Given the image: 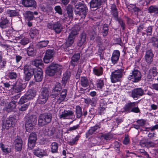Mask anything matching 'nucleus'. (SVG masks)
Returning a JSON list of instances; mask_svg holds the SVG:
<instances>
[{
	"label": "nucleus",
	"instance_id": "f257e3e1",
	"mask_svg": "<svg viewBox=\"0 0 158 158\" xmlns=\"http://www.w3.org/2000/svg\"><path fill=\"white\" fill-rule=\"evenodd\" d=\"M24 78L26 81H28L34 74L35 79L37 82L41 81L43 78V73L40 68H35L34 70L29 65H26L24 67Z\"/></svg>",
	"mask_w": 158,
	"mask_h": 158
},
{
	"label": "nucleus",
	"instance_id": "f03ea898",
	"mask_svg": "<svg viewBox=\"0 0 158 158\" xmlns=\"http://www.w3.org/2000/svg\"><path fill=\"white\" fill-rule=\"evenodd\" d=\"M61 89L60 83H56L52 93V96L53 98L56 97V95H59L57 97L56 99V102L58 104H60L64 101L66 96L67 93V91L65 89H63L60 92Z\"/></svg>",
	"mask_w": 158,
	"mask_h": 158
},
{
	"label": "nucleus",
	"instance_id": "7ed1b4c3",
	"mask_svg": "<svg viewBox=\"0 0 158 158\" xmlns=\"http://www.w3.org/2000/svg\"><path fill=\"white\" fill-rule=\"evenodd\" d=\"M138 102H130L126 104L123 107V112L127 113L133 112L135 113L140 112V110L137 106Z\"/></svg>",
	"mask_w": 158,
	"mask_h": 158
},
{
	"label": "nucleus",
	"instance_id": "20e7f679",
	"mask_svg": "<svg viewBox=\"0 0 158 158\" xmlns=\"http://www.w3.org/2000/svg\"><path fill=\"white\" fill-rule=\"evenodd\" d=\"M124 69H120L112 72L110 79L112 83H114L120 81L123 75Z\"/></svg>",
	"mask_w": 158,
	"mask_h": 158
},
{
	"label": "nucleus",
	"instance_id": "39448f33",
	"mask_svg": "<svg viewBox=\"0 0 158 158\" xmlns=\"http://www.w3.org/2000/svg\"><path fill=\"white\" fill-rule=\"evenodd\" d=\"M49 94V91L47 88H42L40 94L37 100V103L40 104H44L48 99Z\"/></svg>",
	"mask_w": 158,
	"mask_h": 158
},
{
	"label": "nucleus",
	"instance_id": "423d86ee",
	"mask_svg": "<svg viewBox=\"0 0 158 158\" xmlns=\"http://www.w3.org/2000/svg\"><path fill=\"white\" fill-rule=\"evenodd\" d=\"M52 114L50 113L44 114H41L39 117L38 124L39 125L43 126L50 123L52 120Z\"/></svg>",
	"mask_w": 158,
	"mask_h": 158
},
{
	"label": "nucleus",
	"instance_id": "0eeeda50",
	"mask_svg": "<svg viewBox=\"0 0 158 158\" xmlns=\"http://www.w3.org/2000/svg\"><path fill=\"white\" fill-rule=\"evenodd\" d=\"M62 68L61 65L52 63L48 67L46 71V73L49 76H52L56 72Z\"/></svg>",
	"mask_w": 158,
	"mask_h": 158
},
{
	"label": "nucleus",
	"instance_id": "6e6552de",
	"mask_svg": "<svg viewBox=\"0 0 158 158\" xmlns=\"http://www.w3.org/2000/svg\"><path fill=\"white\" fill-rule=\"evenodd\" d=\"M36 123V117L35 116H30L26 122L25 127L27 131L30 132L32 130Z\"/></svg>",
	"mask_w": 158,
	"mask_h": 158
},
{
	"label": "nucleus",
	"instance_id": "1a4fd4ad",
	"mask_svg": "<svg viewBox=\"0 0 158 158\" xmlns=\"http://www.w3.org/2000/svg\"><path fill=\"white\" fill-rule=\"evenodd\" d=\"M141 74L139 71L137 69L132 70L128 77L129 80L134 82H137L141 80Z\"/></svg>",
	"mask_w": 158,
	"mask_h": 158
},
{
	"label": "nucleus",
	"instance_id": "9d476101",
	"mask_svg": "<svg viewBox=\"0 0 158 158\" xmlns=\"http://www.w3.org/2000/svg\"><path fill=\"white\" fill-rule=\"evenodd\" d=\"M47 26L49 28L54 30L57 33H60L62 29L61 24L58 22H56L55 23H48V24Z\"/></svg>",
	"mask_w": 158,
	"mask_h": 158
},
{
	"label": "nucleus",
	"instance_id": "9b49d317",
	"mask_svg": "<svg viewBox=\"0 0 158 158\" xmlns=\"http://www.w3.org/2000/svg\"><path fill=\"white\" fill-rule=\"evenodd\" d=\"M144 94V90L141 88H137L131 91V97L135 100H137L139 97Z\"/></svg>",
	"mask_w": 158,
	"mask_h": 158
},
{
	"label": "nucleus",
	"instance_id": "f8f14e48",
	"mask_svg": "<svg viewBox=\"0 0 158 158\" xmlns=\"http://www.w3.org/2000/svg\"><path fill=\"white\" fill-rule=\"evenodd\" d=\"M37 139L36 135L35 132L31 133L28 139V146L31 149L33 148Z\"/></svg>",
	"mask_w": 158,
	"mask_h": 158
},
{
	"label": "nucleus",
	"instance_id": "ddd939ff",
	"mask_svg": "<svg viewBox=\"0 0 158 158\" xmlns=\"http://www.w3.org/2000/svg\"><path fill=\"white\" fill-rule=\"evenodd\" d=\"M54 54V52L53 50L49 49L47 50L44 58V62L45 63H48L52 61Z\"/></svg>",
	"mask_w": 158,
	"mask_h": 158
},
{
	"label": "nucleus",
	"instance_id": "4468645a",
	"mask_svg": "<svg viewBox=\"0 0 158 158\" xmlns=\"http://www.w3.org/2000/svg\"><path fill=\"white\" fill-rule=\"evenodd\" d=\"M73 115V112L70 110H64L59 112V117L63 119H70Z\"/></svg>",
	"mask_w": 158,
	"mask_h": 158
},
{
	"label": "nucleus",
	"instance_id": "2eb2a0df",
	"mask_svg": "<svg viewBox=\"0 0 158 158\" xmlns=\"http://www.w3.org/2000/svg\"><path fill=\"white\" fill-rule=\"evenodd\" d=\"M77 32L76 30H73L69 35L68 40H66L65 44L67 47L70 46L74 42V39Z\"/></svg>",
	"mask_w": 158,
	"mask_h": 158
},
{
	"label": "nucleus",
	"instance_id": "dca6fc26",
	"mask_svg": "<svg viewBox=\"0 0 158 158\" xmlns=\"http://www.w3.org/2000/svg\"><path fill=\"white\" fill-rule=\"evenodd\" d=\"M33 153L35 155L39 157H42L48 155L47 150L39 148L35 149Z\"/></svg>",
	"mask_w": 158,
	"mask_h": 158
},
{
	"label": "nucleus",
	"instance_id": "f3484780",
	"mask_svg": "<svg viewBox=\"0 0 158 158\" xmlns=\"http://www.w3.org/2000/svg\"><path fill=\"white\" fill-rule=\"evenodd\" d=\"M14 144L15 145V148L17 151H20L22 148L23 141L19 137H17L14 141Z\"/></svg>",
	"mask_w": 158,
	"mask_h": 158
},
{
	"label": "nucleus",
	"instance_id": "a211bd4d",
	"mask_svg": "<svg viewBox=\"0 0 158 158\" xmlns=\"http://www.w3.org/2000/svg\"><path fill=\"white\" fill-rule=\"evenodd\" d=\"M22 4L26 7L36 8V2L34 0H23Z\"/></svg>",
	"mask_w": 158,
	"mask_h": 158
},
{
	"label": "nucleus",
	"instance_id": "6ab92c4d",
	"mask_svg": "<svg viewBox=\"0 0 158 158\" xmlns=\"http://www.w3.org/2000/svg\"><path fill=\"white\" fill-rule=\"evenodd\" d=\"M120 55L119 51L118 50H114L111 57V61L112 63L114 64L117 63L118 60Z\"/></svg>",
	"mask_w": 158,
	"mask_h": 158
},
{
	"label": "nucleus",
	"instance_id": "aec40b11",
	"mask_svg": "<svg viewBox=\"0 0 158 158\" xmlns=\"http://www.w3.org/2000/svg\"><path fill=\"white\" fill-rule=\"evenodd\" d=\"M154 55L151 50H150L147 51L145 57L146 61L148 64H150L152 61V58Z\"/></svg>",
	"mask_w": 158,
	"mask_h": 158
},
{
	"label": "nucleus",
	"instance_id": "412c9836",
	"mask_svg": "<svg viewBox=\"0 0 158 158\" xmlns=\"http://www.w3.org/2000/svg\"><path fill=\"white\" fill-rule=\"evenodd\" d=\"M16 102L15 101H12L9 103H7L4 110L7 112H10L15 109L16 107Z\"/></svg>",
	"mask_w": 158,
	"mask_h": 158
},
{
	"label": "nucleus",
	"instance_id": "4be33fe9",
	"mask_svg": "<svg viewBox=\"0 0 158 158\" xmlns=\"http://www.w3.org/2000/svg\"><path fill=\"white\" fill-rule=\"evenodd\" d=\"M87 10V9L85 5H81L80 4V16L81 19L85 18Z\"/></svg>",
	"mask_w": 158,
	"mask_h": 158
},
{
	"label": "nucleus",
	"instance_id": "5701e85b",
	"mask_svg": "<svg viewBox=\"0 0 158 158\" xmlns=\"http://www.w3.org/2000/svg\"><path fill=\"white\" fill-rule=\"evenodd\" d=\"M101 0H92L90 2L91 8H97L101 5Z\"/></svg>",
	"mask_w": 158,
	"mask_h": 158
},
{
	"label": "nucleus",
	"instance_id": "b1692460",
	"mask_svg": "<svg viewBox=\"0 0 158 158\" xmlns=\"http://www.w3.org/2000/svg\"><path fill=\"white\" fill-rule=\"evenodd\" d=\"M111 13L115 19L118 18V10L116 5L114 4H113L111 6Z\"/></svg>",
	"mask_w": 158,
	"mask_h": 158
},
{
	"label": "nucleus",
	"instance_id": "393cba45",
	"mask_svg": "<svg viewBox=\"0 0 158 158\" xmlns=\"http://www.w3.org/2000/svg\"><path fill=\"white\" fill-rule=\"evenodd\" d=\"M0 22V27L2 28H5L8 27L9 25V21L6 18L4 17L1 18Z\"/></svg>",
	"mask_w": 158,
	"mask_h": 158
},
{
	"label": "nucleus",
	"instance_id": "a878e982",
	"mask_svg": "<svg viewBox=\"0 0 158 158\" xmlns=\"http://www.w3.org/2000/svg\"><path fill=\"white\" fill-rule=\"evenodd\" d=\"M36 92L35 90L32 89L29 90L25 94L26 96L29 100L33 99L36 95Z\"/></svg>",
	"mask_w": 158,
	"mask_h": 158
},
{
	"label": "nucleus",
	"instance_id": "bb28decb",
	"mask_svg": "<svg viewBox=\"0 0 158 158\" xmlns=\"http://www.w3.org/2000/svg\"><path fill=\"white\" fill-rule=\"evenodd\" d=\"M93 73L97 76H100L103 73V69L102 67H94L93 69Z\"/></svg>",
	"mask_w": 158,
	"mask_h": 158
},
{
	"label": "nucleus",
	"instance_id": "cd10ccee",
	"mask_svg": "<svg viewBox=\"0 0 158 158\" xmlns=\"http://www.w3.org/2000/svg\"><path fill=\"white\" fill-rule=\"evenodd\" d=\"M0 148L2 152L5 154H8L11 152V148L5 145L2 143H1L0 144Z\"/></svg>",
	"mask_w": 158,
	"mask_h": 158
},
{
	"label": "nucleus",
	"instance_id": "c85d7f7f",
	"mask_svg": "<svg viewBox=\"0 0 158 158\" xmlns=\"http://www.w3.org/2000/svg\"><path fill=\"white\" fill-rule=\"evenodd\" d=\"M149 13L156 14L158 13V6H151L148 9Z\"/></svg>",
	"mask_w": 158,
	"mask_h": 158
},
{
	"label": "nucleus",
	"instance_id": "c756f323",
	"mask_svg": "<svg viewBox=\"0 0 158 158\" xmlns=\"http://www.w3.org/2000/svg\"><path fill=\"white\" fill-rule=\"evenodd\" d=\"M24 16L27 21H30L32 20L34 18L33 13L30 11H27L25 13Z\"/></svg>",
	"mask_w": 158,
	"mask_h": 158
},
{
	"label": "nucleus",
	"instance_id": "7c9ffc66",
	"mask_svg": "<svg viewBox=\"0 0 158 158\" xmlns=\"http://www.w3.org/2000/svg\"><path fill=\"white\" fill-rule=\"evenodd\" d=\"M70 75L71 73L69 71L66 72L64 74L62 80L63 83L64 85H65L66 84L69 78Z\"/></svg>",
	"mask_w": 158,
	"mask_h": 158
},
{
	"label": "nucleus",
	"instance_id": "2f4dec72",
	"mask_svg": "<svg viewBox=\"0 0 158 158\" xmlns=\"http://www.w3.org/2000/svg\"><path fill=\"white\" fill-rule=\"evenodd\" d=\"M99 128V127L96 126L91 127L89 130L88 132L86 133L87 136H89L97 132V130Z\"/></svg>",
	"mask_w": 158,
	"mask_h": 158
},
{
	"label": "nucleus",
	"instance_id": "473e14b6",
	"mask_svg": "<svg viewBox=\"0 0 158 158\" xmlns=\"http://www.w3.org/2000/svg\"><path fill=\"white\" fill-rule=\"evenodd\" d=\"M22 83H19L18 82H17L16 84L13 86L15 92L17 93L21 92L23 89L22 86Z\"/></svg>",
	"mask_w": 158,
	"mask_h": 158
},
{
	"label": "nucleus",
	"instance_id": "72a5a7b5",
	"mask_svg": "<svg viewBox=\"0 0 158 158\" xmlns=\"http://www.w3.org/2000/svg\"><path fill=\"white\" fill-rule=\"evenodd\" d=\"M81 85L84 87H86L89 85V81L86 77H84L81 78Z\"/></svg>",
	"mask_w": 158,
	"mask_h": 158
},
{
	"label": "nucleus",
	"instance_id": "f704fd0d",
	"mask_svg": "<svg viewBox=\"0 0 158 158\" xmlns=\"http://www.w3.org/2000/svg\"><path fill=\"white\" fill-rule=\"evenodd\" d=\"M153 26H149L145 30L146 33L142 32V35H146L148 36H150L152 35Z\"/></svg>",
	"mask_w": 158,
	"mask_h": 158
},
{
	"label": "nucleus",
	"instance_id": "c9c22d12",
	"mask_svg": "<svg viewBox=\"0 0 158 158\" xmlns=\"http://www.w3.org/2000/svg\"><path fill=\"white\" fill-rule=\"evenodd\" d=\"M79 59V55L78 54L74 55L72 58L71 63L72 65L74 66L77 65L78 63Z\"/></svg>",
	"mask_w": 158,
	"mask_h": 158
},
{
	"label": "nucleus",
	"instance_id": "e433bc0d",
	"mask_svg": "<svg viewBox=\"0 0 158 158\" xmlns=\"http://www.w3.org/2000/svg\"><path fill=\"white\" fill-rule=\"evenodd\" d=\"M86 36V34L85 33H82L81 34L80 40V46L83 45L85 42Z\"/></svg>",
	"mask_w": 158,
	"mask_h": 158
},
{
	"label": "nucleus",
	"instance_id": "4c0bfd02",
	"mask_svg": "<svg viewBox=\"0 0 158 158\" xmlns=\"http://www.w3.org/2000/svg\"><path fill=\"white\" fill-rule=\"evenodd\" d=\"M27 52L28 55L30 56H33L35 54V50L31 47H30L27 49Z\"/></svg>",
	"mask_w": 158,
	"mask_h": 158
},
{
	"label": "nucleus",
	"instance_id": "58836bf2",
	"mask_svg": "<svg viewBox=\"0 0 158 158\" xmlns=\"http://www.w3.org/2000/svg\"><path fill=\"white\" fill-rule=\"evenodd\" d=\"M38 34V30L34 29H31L30 30L29 34L31 37L33 38L35 36H37Z\"/></svg>",
	"mask_w": 158,
	"mask_h": 158
},
{
	"label": "nucleus",
	"instance_id": "ea45409f",
	"mask_svg": "<svg viewBox=\"0 0 158 158\" xmlns=\"http://www.w3.org/2000/svg\"><path fill=\"white\" fill-rule=\"evenodd\" d=\"M104 85L103 80L102 79H99L97 81L96 86L98 88L102 89Z\"/></svg>",
	"mask_w": 158,
	"mask_h": 158
},
{
	"label": "nucleus",
	"instance_id": "a19ab883",
	"mask_svg": "<svg viewBox=\"0 0 158 158\" xmlns=\"http://www.w3.org/2000/svg\"><path fill=\"white\" fill-rule=\"evenodd\" d=\"M149 71L150 74L152 75L153 77L156 76L158 74V72L156 70V68L155 67L152 68L149 70Z\"/></svg>",
	"mask_w": 158,
	"mask_h": 158
},
{
	"label": "nucleus",
	"instance_id": "79ce46f5",
	"mask_svg": "<svg viewBox=\"0 0 158 158\" xmlns=\"http://www.w3.org/2000/svg\"><path fill=\"white\" fill-rule=\"evenodd\" d=\"M51 146V151L52 152H56L58 150L57 143L56 142H53L52 143Z\"/></svg>",
	"mask_w": 158,
	"mask_h": 158
},
{
	"label": "nucleus",
	"instance_id": "37998d69",
	"mask_svg": "<svg viewBox=\"0 0 158 158\" xmlns=\"http://www.w3.org/2000/svg\"><path fill=\"white\" fill-rule=\"evenodd\" d=\"M73 10V6L72 5L69 4L67 6L66 8L67 13L70 17L72 16Z\"/></svg>",
	"mask_w": 158,
	"mask_h": 158
},
{
	"label": "nucleus",
	"instance_id": "c03bdc74",
	"mask_svg": "<svg viewBox=\"0 0 158 158\" xmlns=\"http://www.w3.org/2000/svg\"><path fill=\"white\" fill-rule=\"evenodd\" d=\"M49 43L48 40H43L40 41L38 44L39 48H43L46 47Z\"/></svg>",
	"mask_w": 158,
	"mask_h": 158
},
{
	"label": "nucleus",
	"instance_id": "a18cd8bd",
	"mask_svg": "<svg viewBox=\"0 0 158 158\" xmlns=\"http://www.w3.org/2000/svg\"><path fill=\"white\" fill-rule=\"evenodd\" d=\"M32 64L35 66L37 67L39 66H42V61L41 60H35L32 62Z\"/></svg>",
	"mask_w": 158,
	"mask_h": 158
},
{
	"label": "nucleus",
	"instance_id": "49530a36",
	"mask_svg": "<svg viewBox=\"0 0 158 158\" xmlns=\"http://www.w3.org/2000/svg\"><path fill=\"white\" fill-rule=\"evenodd\" d=\"M28 100H29L28 99L27 97L26 96V95L25 94L24 96H23L21 98L18 103L19 105H22L24 103L27 102Z\"/></svg>",
	"mask_w": 158,
	"mask_h": 158
},
{
	"label": "nucleus",
	"instance_id": "de8ad7c7",
	"mask_svg": "<svg viewBox=\"0 0 158 158\" xmlns=\"http://www.w3.org/2000/svg\"><path fill=\"white\" fill-rule=\"evenodd\" d=\"M118 22L119 24L122 28L123 30H124L125 28V23L123 22V20L121 18H118L115 19Z\"/></svg>",
	"mask_w": 158,
	"mask_h": 158
},
{
	"label": "nucleus",
	"instance_id": "09e8293b",
	"mask_svg": "<svg viewBox=\"0 0 158 158\" xmlns=\"http://www.w3.org/2000/svg\"><path fill=\"white\" fill-rule=\"evenodd\" d=\"M108 26L107 24H104L103 26V36H106L108 33Z\"/></svg>",
	"mask_w": 158,
	"mask_h": 158
},
{
	"label": "nucleus",
	"instance_id": "8fccbe9b",
	"mask_svg": "<svg viewBox=\"0 0 158 158\" xmlns=\"http://www.w3.org/2000/svg\"><path fill=\"white\" fill-rule=\"evenodd\" d=\"M29 105V103H27L26 104H23L22 106L19 107V110L21 111H24L27 110L28 108V106Z\"/></svg>",
	"mask_w": 158,
	"mask_h": 158
},
{
	"label": "nucleus",
	"instance_id": "3c124183",
	"mask_svg": "<svg viewBox=\"0 0 158 158\" xmlns=\"http://www.w3.org/2000/svg\"><path fill=\"white\" fill-rule=\"evenodd\" d=\"M12 124V122L10 121L6 120L5 125L3 126V128L8 129L11 126Z\"/></svg>",
	"mask_w": 158,
	"mask_h": 158
},
{
	"label": "nucleus",
	"instance_id": "603ef678",
	"mask_svg": "<svg viewBox=\"0 0 158 158\" xmlns=\"http://www.w3.org/2000/svg\"><path fill=\"white\" fill-rule=\"evenodd\" d=\"M7 13L10 17L15 16L18 15V12L15 10H8Z\"/></svg>",
	"mask_w": 158,
	"mask_h": 158
},
{
	"label": "nucleus",
	"instance_id": "864d4df0",
	"mask_svg": "<svg viewBox=\"0 0 158 158\" xmlns=\"http://www.w3.org/2000/svg\"><path fill=\"white\" fill-rule=\"evenodd\" d=\"M144 27V25L142 23H141L138 27H137V33L138 34H140V33H141L142 34V32H143L142 31L143 30Z\"/></svg>",
	"mask_w": 158,
	"mask_h": 158
},
{
	"label": "nucleus",
	"instance_id": "5fc2aeb1",
	"mask_svg": "<svg viewBox=\"0 0 158 158\" xmlns=\"http://www.w3.org/2000/svg\"><path fill=\"white\" fill-rule=\"evenodd\" d=\"M8 77L11 79H15L17 77V74L15 72L11 71L9 72Z\"/></svg>",
	"mask_w": 158,
	"mask_h": 158
},
{
	"label": "nucleus",
	"instance_id": "6e6d98bb",
	"mask_svg": "<svg viewBox=\"0 0 158 158\" xmlns=\"http://www.w3.org/2000/svg\"><path fill=\"white\" fill-rule=\"evenodd\" d=\"M136 122L140 127L144 126L145 124V121L143 119L138 120Z\"/></svg>",
	"mask_w": 158,
	"mask_h": 158
},
{
	"label": "nucleus",
	"instance_id": "4d7b16f0",
	"mask_svg": "<svg viewBox=\"0 0 158 158\" xmlns=\"http://www.w3.org/2000/svg\"><path fill=\"white\" fill-rule=\"evenodd\" d=\"M54 9L55 11L60 15L62 14L61 8L60 6H57L55 7Z\"/></svg>",
	"mask_w": 158,
	"mask_h": 158
},
{
	"label": "nucleus",
	"instance_id": "13d9d810",
	"mask_svg": "<svg viewBox=\"0 0 158 158\" xmlns=\"http://www.w3.org/2000/svg\"><path fill=\"white\" fill-rule=\"evenodd\" d=\"M29 42V40L27 38H24L22 40L20 41L21 44L23 45L27 44Z\"/></svg>",
	"mask_w": 158,
	"mask_h": 158
},
{
	"label": "nucleus",
	"instance_id": "bf43d9fd",
	"mask_svg": "<svg viewBox=\"0 0 158 158\" xmlns=\"http://www.w3.org/2000/svg\"><path fill=\"white\" fill-rule=\"evenodd\" d=\"M103 137L105 139L108 140L111 139L113 137V136L111 134H107L104 135L103 136Z\"/></svg>",
	"mask_w": 158,
	"mask_h": 158
},
{
	"label": "nucleus",
	"instance_id": "052dcab7",
	"mask_svg": "<svg viewBox=\"0 0 158 158\" xmlns=\"http://www.w3.org/2000/svg\"><path fill=\"white\" fill-rule=\"evenodd\" d=\"M130 142V141L128 138V136L127 135L125 136L123 141V143L124 144L127 145Z\"/></svg>",
	"mask_w": 158,
	"mask_h": 158
},
{
	"label": "nucleus",
	"instance_id": "680f3d73",
	"mask_svg": "<svg viewBox=\"0 0 158 158\" xmlns=\"http://www.w3.org/2000/svg\"><path fill=\"white\" fill-rule=\"evenodd\" d=\"M147 146L148 147H156V144L151 141L146 142Z\"/></svg>",
	"mask_w": 158,
	"mask_h": 158
},
{
	"label": "nucleus",
	"instance_id": "e2e57ef3",
	"mask_svg": "<svg viewBox=\"0 0 158 158\" xmlns=\"http://www.w3.org/2000/svg\"><path fill=\"white\" fill-rule=\"evenodd\" d=\"M55 132V129L54 128H52V129L49 130L48 129V135H47L49 136H52L54 134Z\"/></svg>",
	"mask_w": 158,
	"mask_h": 158
},
{
	"label": "nucleus",
	"instance_id": "0e129e2a",
	"mask_svg": "<svg viewBox=\"0 0 158 158\" xmlns=\"http://www.w3.org/2000/svg\"><path fill=\"white\" fill-rule=\"evenodd\" d=\"M75 13L76 14H78L79 13V5L78 4L75 6Z\"/></svg>",
	"mask_w": 158,
	"mask_h": 158
},
{
	"label": "nucleus",
	"instance_id": "69168bd1",
	"mask_svg": "<svg viewBox=\"0 0 158 158\" xmlns=\"http://www.w3.org/2000/svg\"><path fill=\"white\" fill-rule=\"evenodd\" d=\"M153 45L155 47L158 48V39H155V41H152Z\"/></svg>",
	"mask_w": 158,
	"mask_h": 158
},
{
	"label": "nucleus",
	"instance_id": "338daca9",
	"mask_svg": "<svg viewBox=\"0 0 158 158\" xmlns=\"http://www.w3.org/2000/svg\"><path fill=\"white\" fill-rule=\"evenodd\" d=\"M151 88L153 89L158 90V83L152 84L151 85Z\"/></svg>",
	"mask_w": 158,
	"mask_h": 158
},
{
	"label": "nucleus",
	"instance_id": "774afa93",
	"mask_svg": "<svg viewBox=\"0 0 158 158\" xmlns=\"http://www.w3.org/2000/svg\"><path fill=\"white\" fill-rule=\"evenodd\" d=\"M150 129L151 131H153L155 130L158 129V124L155 125L152 127H150Z\"/></svg>",
	"mask_w": 158,
	"mask_h": 158
}]
</instances>
